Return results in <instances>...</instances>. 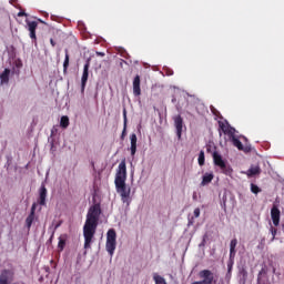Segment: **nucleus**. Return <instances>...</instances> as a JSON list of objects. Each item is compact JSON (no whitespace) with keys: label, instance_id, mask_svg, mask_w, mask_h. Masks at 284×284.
Listing matches in <instances>:
<instances>
[{"label":"nucleus","instance_id":"f257e3e1","mask_svg":"<svg viewBox=\"0 0 284 284\" xmlns=\"http://www.w3.org/2000/svg\"><path fill=\"white\" fill-rule=\"evenodd\" d=\"M99 219H101V204L97 203L90 206L83 225L84 250L92 247L97 227H99Z\"/></svg>","mask_w":284,"mask_h":284},{"label":"nucleus","instance_id":"f03ea898","mask_svg":"<svg viewBox=\"0 0 284 284\" xmlns=\"http://www.w3.org/2000/svg\"><path fill=\"white\" fill-rule=\"evenodd\" d=\"M125 181H128V166L125 165V160H122L118 166L114 183L116 192L121 196L122 203L130 205V203H132V197H130L132 189L128 187Z\"/></svg>","mask_w":284,"mask_h":284},{"label":"nucleus","instance_id":"7ed1b4c3","mask_svg":"<svg viewBox=\"0 0 284 284\" xmlns=\"http://www.w3.org/2000/svg\"><path fill=\"white\" fill-rule=\"evenodd\" d=\"M212 156L214 165L220 168L222 174H225L226 176H232L234 170L232 169V166H230V164L225 163L223 156H221V154H219V152L216 151L213 152Z\"/></svg>","mask_w":284,"mask_h":284},{"label":"nucleus","instance_id":"20e7f679","mask_svg":"<svg viewBox=\"0 0 284 284\" xmlns=\"http://www.w3.org/2000/svg\"><path fill=\"white\" fill-rule=\"evenodd\" d=\"M105 248L110 256L114 255V250H116V231L114 229H110L106 233Z\"/></svg>","mask_w":284,"mask_h":284},{"label":"nucleus","instance_id":"39448f33","mask_svg":"<svg viewBox=\"0 0 284 284\" xmlns=\"http://www.w3.org/2000/svg\"><path fill=\"white\" fill-rule=\"evenodd\" d=\"M201 281L192 282L191 284H213L214 283V273L210 270H202L197 274Z\"/></svg>","mask_w":284,"mask_h":284},{"label":"nucleus","instance_id":"423d86ee","mask_svg":"<svg viewBox=\"0 0 284 284\" xmlns=\"http://www.w3.org/2000/svg\"><path fill=\"white\" fill-rule=\"evenodd\" d=\"M12 281H14V271L3 270L0 274V283L12 284Z\"/></svg>","mask_w":284,"mask_h":284},{"label":"nucleus","instance_id":"0eeeda50","mask_svg":"<svg viewBox=\"0 0 284 284\" xmlns=\"http://www.w3.org/2000/svg\"><path fill=\"white\" fill-rule=\"evenodd\" d=\"M28 30H29V37L37 43V28H39V22L37 21H28L27 22Z\"/></svg>","mask_w":284,"mask_h":284},{"label":"nucleus","instance_id":"6e6552de","mask_svg":"<svg viewBox=\"0 0 284 284\" xmlns=\"http://www.w3.org/2000/svg\"><path fill=\"white\" fill-rule=\"evenodd\" d=\"M271 219L273 225H275V227H278L281 223V210H278V206L273 205V207L271 209Z\"/></svg>","mask_w":284,"mask_h":284},{"label":"nucleus","instance_id":"1a4fd4ad","mask_svg":"<svg viewBox=\"0 0 284 284\" xmlns=\"http://www.w3.org/2000/svg\"><path fill=\"white\" fill-rule=\"evenodd\" d=\"M173 121L176 130V136L178 139H181L183 134V118L179 114L173 118Z\"/></svg>","mask_w":284,"mask_h":284},{"label":"nucleus","instance_id":"9d476101","mask_svg":"<svg viewBox=\"0 0 284 284\" xmlns=\"http://www.w3.org/2000/svg\"><path fill=\"white\" fill-rule=\"evenodd\" d=\"M88 77H90V60H88L83 67V73L81 78L82 92L85 90V84L88 83Z\"/></svg>","mask_w":284,"mask_h":284},{"label":"nucleus","instance_id":"9b49d317","mask_svg":"<svg viewBox=\"0 0 284 284\" xmlns=\"http://www.w3.org/2000/svg\"><path fill=\"white\" fill-rule=\"evenodd\" d=\"M220 129L222 130L223 134H227L229 139L236 134V129L232 128L230 124H225L223 122L220 123Z\"/></svg>","mask_w":284,"mask_h":284},{"label":"nucleus","instance_id":"f8f14e48","mask_svg":"<svg viewBox=\"0 0 284 284\" xmlns=\"http://www.w3.org/2000/svg\"><path fill=\"white\" fill-rule=\"evenodd\" d=\"M45 199H48V189H45V185L42 184L39 190V199H38L39 205H45Z\"/></svg>","mask_w":284,"mask_h":284},{"label":"nucleus","instance_id":"ddd939ff","mask_svg":"<svg viewBox=\"0 0 284 284\" xmlns=\"http://www.w3.org/2000/svg\"><path fill=\"white\" fill-rule=\"evenodd\" d=\"M133 94L134 97L141 94V75H135L133 79Z\"/></svg>","mask_w":284,"mask_h":284},{"label":"nucleus","instance_id":"4468645a","mask_svg":"<svg viewBox=\"0 0 284 284\" xmlns=\"http://www.w3.org/2000/svg\"><path fill=\"white\" fill-rule=\"evenodd\" d=\"M130 141H131V148H130L131 156H134V154H136V141H138L136 133H132L130 135Z\"/></svg>","mask_w":284,"mask_h":284},{"label":"nucleus","instance_id":"2eb2a0df","mask_svg":"<svg viewBox=\"0 0 284 284\" xmlns=\"http://www.w3.org/2000/svg\"><path fill=\"white\" fill-rule=\"evenodd\" d=\"M230 140L232 141V144L234 145V148H237V150L245 152V148L243 146V143L241 142V140L236 138V134L231 136Z\"/></svg>","mask_w":284,"mask_h":284},{"label":"nucleus","instance_id":"dca6fc26","mask_svg":"<svg viewBox=\"0 0 284 284\" xmlns=\"http://www.w3.org/2000/svg\"><path fill=\"white\" fill-rule=\"evenodd\" d=\"M64 62H63V73H68V68H70V51L68 49L64 50Z\"/></svg>","mask_w":284,"mask_h":284},{"label":"nucleus","instance_id":"f3484780","mask_svg":"<svg viewBox=\"0 0 284 284\" xmlns=\"http://www.w3.org/2000/svg\"><path fill=\"white\" fill-rule=\"evenodd\" d=\"M211 181H214V173H205L201 182L202 187H204V185H210Z\"/></svg>","mask_w":284,"mask_h":284},{"label":"nucleus","instance_id":"a211bd4d","mask_svg":"<svg viewBox=\"0 0 284 284\" xmlns=\"http://www.w3.org/2000/svg\"><path fill=\"white\" fill-rule=\"evenodd\" d=\"M0 81L1 85L10 82V69H4V71L0 74Z\"/></svg>","mask_w":284,"mask_h":284},{"label":"nucleus","instance_id":"6ab92c4d","mask_svg":"<svg viewBox=\"0 0 284 284\" xmlns=\"http://www.w3.org/2000/svg\"><path fill=\"white\" fill-rule=\"evenodd\" d=\"M123 119H124V128L121 134V139L124 140L125 139V134L128 131V111H125V109L123 110Z\"/></svg>","mask_w":284,"mask_h":284},{"label":"nucleus","instance_id":"aec40b11","mask_svg":"<svg viewBox=\"0 0 284 284\" xmlns=\"http://www.w3.org/2000/svg\"><path fill=\"white\" fill-rule=\"evenodd\" d=\"M256 174H261V166H258V165L251 166L247 170V176H256Z\"/></svg>","mask_w":284,"mask_h":284},{"label":"nucleus","instance_id":"412c9836","mask_svg":"<svg viewBox=\"0 0 284 284\" xmlns=\"http://www.w3.org/2000/svg\"><path fill=\"white\" fill-rule=\"evenodd\" d=\"M69 125H70V118H68L67 115H63L60 120V126L63 128V130H65Z\"/></svg>","mask_w":284,"mask_h":284},{"label":"nucleus","instance_id":"4be33fe9","mask_svg":"<svg viewBox=\"0 0 284 284\" xmlns=\"http://www.w3.org/2000/svg\"><path fill=\"white\" fill-rule=\"evenodd\" d=\"M32 223H34V215L30 213L28 215V217L26 219V225H27L28 230H30V227H32Z\"/></svg>","mask_w":284,"mask_h":284},{"label":"nucleus","instance_id":"5701e85b","mask_svg":"<svg viewBox=\"0 0 284 284\" xmlns=\"http://www.w3.org/2000/svg\"><path fill=\"white\" fill-rule=\"evenodd\" d=\"M58 250L60 252H63V250H65V237L63 236L59 237Z\"/></svg>","mask_w":284,"mask_h":284},{"label":"nucleus","instance_id":"b1692460","mask_svg":"<svg viewBox=\"0 0 284 284\" xmlns=\"http://www.w3.org/2000/svg\"><path fill=\"white\" fill-rule=\"evenodd\" d=\"M197 162H199V165H201V166L205 165V152L204 151H200Z\"/></svg>","mask_w":284,"mask_h":284},{"label":"nucleus","instance_id":"393cba45","mask_svg":"<svg viewBox=\"0 0 284 284\" xmlns=\"http://www.w3.org/2000/svg\"><path fill=\"white\" fill-rule=\"evenodd\" d=\"M236 245H239V241L236 239H233L230 243L231 254H234V250H236Z\"/></svg>","mask_w":284,"mask_h":284},{"label":"nucleus","instance_id":"a878e982","mask_svg":"<svg viewBox=\"0 0 284 284\" xmlns=\"http://www.w3.org/2000/svg\"><path fill=\"white\" fill-rule=\"evenodd\" d=\"M251 192H252L253 194H258V192H261V187H258V185L252 183V184H251Z\"/></svg>","mask_w":284,"mask_h":284},{"label":"nucleus","instance_id":"bb28decb","mask_svg":"<svg viewBox=\"0 0 284 284\" xmlns=\"http://www.w3.org/2000/svg\"><path fill=\"white\" fill-rule=\"evenodd\" d=\"M240 274H241V276H242V278H243L244 281L247 278V271H246L245 268H242V270L240 271Z\"/></svg>","mask_w":284,"mask_h":284},{"label":"nucleus","instance_id":"cd10ccee","mask_svg":"<svg viewBox=\"0 0 284 284\" xmlns=\"http://www.w3.org/2000/svg\"><path fill=\"white\" fill-rule=\"evenodd\" d=\"M193 214H194V217H195V219H199V216H201V209H199V207L195 209L194 212H193Z\"/></svg>","mask_w":284,"mask_h":284},{"label":"nucleus","instance_id":"c85d7f7f","mask_svg":"<svg viewBox=\"0 0 284 284\" xmlns=\"http://www.w3.org/2000/svg\"><path fill=\"white\" fill-rule=\"evenodd\" d=\"M34 212H37V203L32 204L30 214L34 215Z\"/></svg>","mask_w":284,"mask_h":284},{"label":"nucleus","instance_id":"c756f323","mask_svg":"<svg viewBox=\"0 0 284 284\" xmlns=\"http://www.w3.org/2000/svg\"><path fill=\"white\" fill-rule=\"evenodd\" d=\"M236 256V250H233V253H232V250H230V258H234Z\"/></svg>","mask_w":284,"mask_h":284},{"label":"nucleus","instance_id":"7c9ffc66","mask_svg":"<svg viewBox=\"0 0 284 284\" xmlns=\"http://www.w3.org/2000/svg\"><path fill=\"white\" fill-rule=\"evenodd\" d=\"M174 74V71L171 69L166 70V77H172Z\"/></svg>","mask_w":284,"mask_h":284},{"label":"nucleus","instance_id":"2f4dec72","mask_svg":"<svg viewBox=\"0 0 284 284\" xmlns=\"http://www.w3.org/2000/svg\"><path fill=\"white\" fill-rule=\"evenodd\" d=\"M273 239L276 236V229H271Z\"/></svg>","mask_w":284,"mask_h":284},{"label":"nucleus","instance_id":"473e14b6","mask_svg":"<svg viewBox=\"0 0 284 284\" xmlns=\"http://www.w3.org/2000/svg\"><path fill=\"white\" fill-rule=\"evenodd\" d=\"M50 43H51V45H52V48H54V45H57V42H54V39H50Z\"/></svg>","mask_w":284,"mask_h":284},{"label":"nucleus","instance_id":"72a5a7b5","mask_svg":"<svg viewBox=\"0 0 284 284\" xmlns=\"http://www.w3.org/2000/svg\"><path fill=\"white\" fill-rule=\"evenodd\" d=\"M206 152L211 153L212 152V145L206 146Z\"/></svg>","mask_w":284,"mask_h":284},{"label":"nucleus","instance_id":"f704fd0d","mask_svg":"<svg viewBox=\"0 0 284 284\" xmlns=\"http://www.w3.org/2000/svg\"><path fill=\"white\" fill-rule=\"evenodd\" d=\"M18 17H26V12L20 11V12L18 13Z\"/></svg>","mask_w":284,"mask_h":284},{"label":"nucleus","instance_id":"c9c22d12","mask_svg":"<svg viewBox=\"0 0 284 284\" xmlns=\"http://www.w3.org/2000/svg\"><path fill=\"white\" fill-rule=\"evenodd\" d=\"M98 57H105V53L103 52H97Z\"/></svg>","mask_w":284,"mask_h":284},{"label":"nucleus","instance_id":"e433bc0d","mask_svg":"<svg viewBox=\"0 0 284 284\" xmlns=\"http://www.w3.org/2000/svg\"><path fill=\"white\" fill-rule=\"evenodd\" d=\"M59 227H61V222H59V223L54 226V230H59Z\"/></svg>","mask_w":284,"mask_h":284},{"label":"nucleus","instance_id":"4c0bfd02","mask_svg":"<svg viewBox=\"0 0 284 284\" xmlns=\"http://www.w3.org/2000/svg\"><path fill=\"white\" fill-rule=\"evenodd\" d=\"M227 267H229V274H230V272H232V264H227Z\"/></svg>","mask_w":284,"mask_h":284},{"label":"nucleus","instance_id":"58836bf2","mask_svg":"<svg viewBox=\"0 0 284 284\" xmlns=\"http://www.w3.org/2000/svg\"><path fill=\"white\" fill-rule=\"evenodd\" d=\"M242 139H243L244 141H247V138H245V136H242Z\"/></svg>","mask_w":284,"mask_h":284},{"label":"nucleus","instance_id":"ea45409f","mask_svg":"<svg viewBox=\"0 0 284 284\" xmlns=\"http://www.w3.org/2000/svg\"><path fill=\"white\" fill-rule=\"evenodd\" d=\"M174 101H176V99H173L172 102L174 103Z\"/></svg>","mask_w":284,"mask_h":284}]
</instances>
